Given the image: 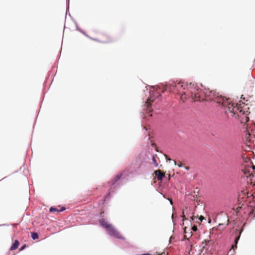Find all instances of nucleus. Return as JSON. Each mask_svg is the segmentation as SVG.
<instances>
[{"instance_id": "f257e3e1", "label": "nucleus", "mask_w": 255, "mask_h": 255, "mask_svg": "<svg viewBox=\"0 0 255 255\" xmlns=\"http://www.w3.org/2000/svg\"><path fill=\"white\" fill-rule=\"evenodd\" d=\"M149 87V97L144 104V117L143 119L150 121V119L154 117L159 113L160 108L156 107V104H158L161 99V92L168 91L170 93L178 94L180 95V98L183 101L191 98L195 101H212L218 104V106L225 109V113L231 117L239 116L240 113L243 112L242 110L235 106L229 99L222 97L214 91L206 89L201 84L190 83L189 84L183 81H171L168 84H160L159 85Z\"/></svg>"}, {"instance_id": "f03ea898", "label": "nucleus", "mask_w": 255, "mask_h": 255, "mask_svg": "<svg viewBox=\"0 0 255 255\" xmlns=\"http://www.w3.org/2000/svg\"><path fill=\"white\" fill-rule=\"evenodd\" d=\"M100 225L106 230L107 233L110 237H113L120 240H125V238L120 234L112 224H108L107 222L106 219L102 218L100 219Z\"/></svg>"}, {"instance_id": "7ed1b4c3", "label": "nucleus", "mask_w": 255, "mask_h": 255, "mask_svg": "<svg viewBox=\"0 0 255 255\" xmlns=\"http://www.w3.org/2000/svg\"><path fill=\"white\" fill-rule=\"evenodd\" d=\"M147 162V157L142 154H139L136 158L133 164V169L129 172V174H135L139 173L142 169H144Z\"/></svg>"}, {"instance_id": "20e7f679", "label": "nucleus", "mask_w": 255, "mask_h": 255, "mask_svg": "<svg viewBox=\"0 0 255 255\" xmlns=\"http://www.w3.org/2000/svg\"><path fill=\"white\" fill-rule=\"evenodd\" d=\"M126 171H124L123 173L118 174L111 181L110 186L114 185L118 181L122 179V181L126 180V181L128 179V174H127L126 176H124L122 178L123 175H125Z\"/></svg>"}, {"instance_id": "39448f33", "label": "nucleus", "mask_w": 255, "mask_h": 255, "mask_svg": "<svg viewBox=\"0 0 255 255\" xmlns=\"http://www.w3.org/2000/svg\"><path fill=\"white\" fill-rule=\"evenodd\" d=\"M242 231H240L238 229H236L235 232V238L234 240V244L232 245V249L233 250V253L235 249L237 248V244L240 240Z\"/></svg>"}, {"instance_id": "423d86ee", "label": "nucleus", "mask_w": 255, "mask_h": 255, "mask_svg": "<svg viewBox=\"0 0 255 255\" xmlns=\"http://www.w3.org/2000/svg\"><path fill=\"white\" fill-rule=\"evenodd\" d=\"M154 173L156 176L157 180L158 181L161 180L165 176L164 174L162 173L160 170L155 171Z\"/></svg>"}, {"instance_id": "0eeeda50", "label": "nucleus", "mask_w": 255, "mask_h": 255, "mask_svg": "<svg viewBox=\"0 0 255 255\" xmlns=\"http://www.w3.org/2000/svg\"><path fill=\"white\" fill-rule=\"evenodd\" d=\"M19 244V241L17 240H15L14 243L11 246V247L10 248V250L11 251H13V250H16L18 248Z\"/></svg>"}, {"instance_id": "6e6552de", "label": "nucleus", "mask_w": 255, "mask_h": 255, "mask_svg": "<svg viewBox=\"0 0 255 255\" xmlns=\"http://www.w3.org/2000/svg\"><path fill=\"white\" fill-rule=\"evenodd\" d=\"M111 199V193L109 192L103 199V204L108 202Z\"/></svg>"}, {"instance_id": "1a4fd4ad", "label": "nucleus", "mask_w": 255, "mask_h": 255, "mask_svg": "<svg viewBox=\"0 0 255 255\" xmlns=\"http://www.w3.org/2000/svg\"><path fill=\"white\" fill-rule=\"evenodd\" d=\"M31 238L33 240H37L39 238V235L36 232H31Z\"/></svg>"}, {"instance_id": "9d476101", "label": "nucleus", "mask_w": 255, "mask_h": 255, "mask_svg": "<svg viewBox=\"0 0 255 255\" xmlns=\"http://www.w3.org/2000/svg\"><path fill=\"white\" fill-rule=\"evenodd\" d=\"M152 160L153 163L154 164L155 166L157 167L158 166V164L155 159L154 155H152Z\"/></svg>"}, {"instance_id": "9b49d317", "label": "nucleus", "mask_w": 255, "mask_h": 255, "mask_svg": "<svg viewBox=\"0 0 255 255\" xmlns=\"http://www.w3.org/2000/svg\"><path fill=\"white\" fill-rule=\"evenodd\" d=\"M58 211H59V209H57L55 207H51L50 208H49V211L50 212H53L54 211H57L58 212Z\"/></svg>"}, {"instance_id": "f8f14e48", "label": "nucleus", "mask_w": 255, "mask_h": 255, "mask_svg": "<svg viewBox=\"0 0 255 255\" xmlns=\"http://www.w3.org/2000/svg\"><path fill=\"white\" fill-rule=\"evenodd\" d=\"M191 229L193 232H196L198 230V227L197 226L193 225V226H192Z\"/></svg>"}, {"instance_id": "ddd939ff", "label": "nucleus", "mask_w": 255, "mask_h": 255, "mask_svg": "<svg viewBox=\"0 0 255 255\" xmlns=\"http://www.w3.org/2000/svg\"><path fill=\"white\" fill-rule=\"evenodd\" d=\"M73 21H74V22L75 23V25L76 26V30L80 32V30H81V29L79 27L77 22H76V20H73Z\"/></svg>"}, {"instance_id": "4468645a", "label": "nucleus", "mask_w": 255, "mask_h": 255, "mask_svg": "<svg viewBox=\"0 0 255 255\" xmlns=\"http://www.w3.org/2000/svg\"><path fill=\"white\" fill-rule=\"evenodd\" d=\"M80 32L82 33L83 35H84L86 37H87L88 38H90V37L84 30H83L82 29L80 30Z\"/></svg>"}, {"instance_id": "2eb2a0df", "label": "nucleus", "mask_w": 255, "mask_h": 255, "mask_svg": "<svg viewBox=\"0 0 255 255\" xmlns=\"http://www.w3.org/2000/svg\"><path fill=\"white\" fill-rule=\"evenodd\" d=\"M173 161H174V164H175V165H177L176 161L175 160H173ZM177 166H178V167H183V165H182V164H181V162H180L179 164H177Z\"/></svg>"}, {"instance_id": "dca6fc26", "label": "nucleus", "mask_w": 255, "mask_h": 255, "mask_svg": "<svg viewBox=\"0 0 255 255\" xmlns=\"http://www.w3.org/2000/svg\"><path fill=\"white\" fill-rule=\"evenodd\" d=\"M26 247V245L24 244L23 245H22L19 249V251H22V250H23Z\"/></svg>"}, {"instance_id": "f3484780", "label": "nucleus", "mask_w": 255, "mask_h": 255, "mask_svg": "<svg viewBox=\"0 0 255 255\" xmlns=\"http://www.w3.org/2000/svg\"><path fill=\"white\" fill-rule=\"evenodd\" d=\"M198 219L199 220L200 222H202L203 220L205 219V218L202 216H200Z\"/></svg>"}, {"instance_id": "a211bd4d", "label": "nucleus", "mask_w": 255, "mask_h": 255, "mask_svg": "<svg viewBox=\"0 0 255 255\" xmlns=\"http://www.w3.org/2000/svg\"><path fill=\"white\" fill-rule=\"evenodd\" d=\"M66 208L64 207H62L60 210H59L58 212H61L65 211Z\"/></svg>"}, {"instance_id": "6ab92c4d", "label": "nucleus", "mask_w": 255, "mask_h": 255, "mask_svg": "<svg viewBox=\"0 0 255 255\" xmlns=\"http://www.w3.org/2000/svg\"><path fill=\"white\" fill-rule=\"evenodd\" d=\"M69 4L67 5V8H66V15L67 14V12H69Z\"/></svg>"}, {"instance_id": "aec40b11", "label": "nucleus", "mask_w": 255, "mask_h": 255, "mask_svg": "<svg viewBox=\"0 0 255 255\" xmlns=\"http://www.w3.org/2000/svg\"><path fill=\"white\" fill-rule=\"evenodd\" d=\"M246 122H248L249 121V118L247 117H245Z\"/></svg>"}, {"instance_id": "412c9836", "label": "nucleus", "mask_w": 255, "mask_h": 255, "mask_svg": "<svg viewBox=\"0 0 255 255\" xmlns=\"http://www.w3.org/2000/svg\"><path fill=\"white\" fill-rule=\"evenodd\" d=\"M195 218V217L194 216L191 217V218H190V219H191L190 221H194Z\"/></svg>"}, {"instance_id": "4be33fe9", "label": "nucleus", "mask_w": 255, "mask_h": 255, "mask_svg": "<svg viewBox=\"0 0 255 255\" xmlns=\"http://www.w3.org/2000/svg\"><path fill=\"white\" fill-rule=\"evenodd\" d=\"M90 39H92V40H93L99 41L98 39H97V38H92V37H90Z\"/></svg>"}, {"instance_id": "5701e85b", "label": "nucleus", "mask_w": 255, "mask_h": 255, "mask_svg": "<svg viewBox=\"0 0 255 255\" xmlns=\"http://www.w3.org/2000/svg\"><path fill=\"white\" fill-rule=\"evenodd\" d=\"M166 159L167 160H169V161L172 160L171 159H170V158L167 157H166Z\"/></svg>"}, {"instance_id": "b1692460", "label": "nucleus", "mask_w": 255, "mask_h": 255, "mask_svg": "<svg viewBox=\"0 0 255 255\" xmlns=\"http://www.w3.org/2000/svg\"><path fill=\"white\" fill-rule=\"evenodd\" d=\"M6 226V224H1V225H0V226Z\"/></svg>"}, {"instance_id": "393cba45", "label": "nucleus", "mask_w": 255, "mask_h": 255, "mask_svg": "<svg viewBox=\"0 0 255 255\" xmlns=\"http://www.w3.org/2000/svg\"><path fill=\"white\" fill-rule=\"evenodd\" d=\"M143 129H144L145 131H146V130H147V128H146L145 127H144V128H143Z\"/></svg>"}, {"instance_id": "a878e982", "label": "nucleus", "mask_w": 255, "mask_h": 255, "mask_svg": "<svg viewBox=\"0 0 255 255\" xmlns=\"http://www.w3.org/2000/svg\"><path fill=\"white\" fill-rule=\"evenodd\" d=\"M69 15L70 17H71V15L70 13H69Z\"/></svg>"}, {"instance_id": "bb28decb", "label": "nucleus", "mask_w": 255, "mask_h": 255, "mask_svg": "<svg viewBox=\"0 0 255 255\" xmlns=\"http://www.w3.org/2000/svg\"><path fill=\"white\" fill-rule=\"evenodd\" d=\"M185 168L186 169H188L189 168L188 167H185Z\"/></svg>"}, {"instance_id": "cd10ccee", "label": "nucleus", "mask_w": 255, "mask_h": 255, "mask_svg": "<svg viewBox=\"0 0 255 255\" xmlns=\"http://www.w3.org/2000/svg\"><path fill=\"white\" fill-rule=\"evenodd\" d=\"M196 223H198L199 224H200V222H198V221H196Z\"/></svg>"}, {"instance_id": "c85d7f7f", "label": "nucleus", "mask_w": 255, "mask_h": 255, "mask_svg": "<svg viewBox=\"0 0 255 255\" xmlns=\"http://www.w3.org/2000/svg\"><path fill=\"white\" fill-rule=\"evenodd\" d=\"M186 220V218H183V220Z\"/></svg>"}, {"instance_id": "c756f323", "label": "nucleus", "mask_w": 255, "mask_h": 255, "mask_svg": "<svg viewBox=\"0 0 255 255\" xmlns=\"http://www.w3.org/2000/svg\"><path fill=\"white\" fill-rule=\"evenodd\" d=\"M231 255H233L232 254H231Z\"/></svg>"}]
</instances>
